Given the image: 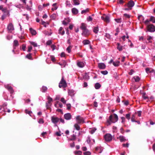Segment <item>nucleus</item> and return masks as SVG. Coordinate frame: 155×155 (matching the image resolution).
I'll return each mask as SVG.
<instances>
[{"mask_svg": "<svg viewBox=\"0 0 155 155\" xmlns=\"http://www.w3.org/2000/svg\"><path fill=\"white\" fill-rule=\"evenodd\" d=\"M114 116L113 117L112 115H110L109 117V120H107V125H110L112 123H114L117 122L118 120V117L117 115L115 114H114Z\"/></svg>", "mask_w": 155, "mask_h": 155, "instance_id": "nucleus-1", "label": "nucleus"}, {"mask_svg": "<svg viewBox=\"0 0 155 155\" xmlns=\"http://www.w3.org/2000/svg\"><path fill=\"white\" fill-rule=\"evenodd\" d=\"M67 86V84L65 80H64L63 77H62V79L59 83V87L60 88H65Z\"/></svg>", "mask_w": 155, "mask_h": 155, "instance_id": "nucleus-2", "label": "nucleus"}, {"mask_svg": "<svg viewBox=\"0 0 155 155\" xmlns=\"http://www.w3.org/2000/svg\"><path fill=\"white\" fill-rule=\"evenodd\" d=\"M147 27L148 31L150 32H153L155 31V26L152 24L147 25Z\"/></svg>", "mask_w": 155, "mask_h": 155, "instance_id": "nucleus-3", "label": "nucleus"}, {"mask_svg": "<svg viewBox=\"0 0 155 155\" xmlns=\"http://www.w3.org/2000/svg\"><path fill=\"white\" fill-rule=\"evenodd\" d=\"M101 19L105 22L109 23L110 21V17L109 15H104L101 17Z\"/></svg>", "mask_w": 155, "mask_h": 155, "instance_id": "nucleus-4", "label": "nucleus"}, {"mask_svg": "<svg viewBox=\"0 0 155 155\" xmlns=\"http://www.w3.org/2000/svg\"><path fill=\"white\" fill-rule=\"evenodd\" d=\"M104 139L107 142H110L113 139V136L109 134H107L104 136Z\"/></svg>", "mask_w": 155, "mask_h": 155, "instance_id": "nucleus-5", "label": "nucleus"}, {"mask_svg": "<svg viewBox=\"0 0 155 155\" xmlns=\"http://www.w3.org/2000/svg\"><path fill=\"white\" fill-rule=\"evenodd\" d=\"M76 120L78 124H80L84 123V120L83 117L80 116H78L76 118Z\"/></svg>", "mask_w": 155, "mask_h": 155, "instance_id": "nucleus-6", "label": "nucleus"}, {"mask_svg": "<svg viewBox=\"0 0 155 155\" xmlns=\"http://www.w3.org/2000/svg\"><path fill=\"white\" fill-rule=\"evenodd\" d=\"M90 34V33L89 31L87 29L82 30V32L81 33L82 35L85 37L88 36Z\"/></svg>", "mask_w": 155, "mask_h": 155, "instance_id": "nucleus-7", "label": "nucleus"}, {"mask_svg": "<svg viewBox=\"0 0 155 155\" xmlns=\"http://www.w3.org/2000/svg\"><path fill=\"white\" fill-rule=\"evenodd\" d=\"M77 64L78 67L82 68L85 65V62L84 61H78L77 62Z\"/></svg>", "mask_w": 155, "mask_h": 155, "instance_id": "nucleus-8", "label": "nucleus"}, {"mask_svg": "<svg viewBox=\"0 0 155 155\" xmlns=\"http://www.w3.org/2000/svg\"><path fill=\"white\" fill-rule=\"evenodd\" d=\"M47 98L48 101L46 103V105L47 108H48L51 105V102L52 101V99L49 96H48Z\"/></svg>", "mask_w": 155, "mask_h": 155, "instance_id": "nucleus-9", "label": "nucleus"}, {"mask_svg": "<svg viewBox=\"0 0 155 155\" xmlns=\"http://www.w3.org/2000/svg\"><path fill=\"white\" fill-rule=\"evenodd\" d=\"M134 2L132 0H130L128 2L127 6L128 8H129L130 10H131L132 7L134 6Z\"/></svg>", "mask_w": 155, "mask_h": 155, "instance_id": "nucleus-10", "label": "nucleus"}, {"mask_svg": "<svg viewBox=\"0 0 155 155\" xmlns=\"http://www.w3.org/2000/svg\"><path fill=\"white\" fill-rule=\"evenodd\" d=\"M51 119L52 122L55 124L57 123L59 121V118L56 117H52Z\"/></svg>", "mask_w": 155, "mask_h": 155, "instance_id": "nucleus-11", "label": "nucleus"}, {"mask_svg": "<svg viewBox=\"0 0 155 155\" xmlns=\"http://www.w3.org/2000/svg\"><path fill=\"white\" fill-rule=\"evenodd\" d=\"M98 68L101 69H103L105 68L106 65L104 63H99L98 64Z\"/></svg>", "mask_w": 155, "mask_h": 155, "instance_id": "nucleus-12", "label": "nucleus"}, {"mask_svg": "<svg viewBox=\"0 0 155 155\" xmlns=\"http://www.w3.org/2000/svg\"><path fill=\"white\" fill-rule=\"evenodd\" d=\"M64 118L67 120H69L71 119V116L69 113L65 114L64 115Z\"/></svg>", "mask_w": 155, "mask_h": 155, "instance_id": "nucleus-13", "label": "nucleus"}, {"mask_svg": "<svg viewBox=\"0 0 155 155\" xmlns=\"http://www.w3.org/2000/svg\"><path fill=\"white\" fill-rule=\"evenodd\" d=\"M5 88L8 89L9 91H10L11 93H13L14 92L13 90L12 87L8 85H6L5 86Z\"/></svg>", "mask_w": 155, "mask_h": 155, "instance_id": "nucleus-14", "label": "nucleus"}, {"mask_svg": "<svg viewBox=\"0 0 155 155\" xmlns=\"http://www.w3.org/2000/svg\"><path fill=\"white\" fill-rule=\"evenodd\" d=\"M8 30L9 31H12L14 30L13 25L12 23H10L8 26Z\"/></svg>", "mask_w": 155, "mask_h": 155, "instance_id": "nucleus-15", "label": "nucleus"}, {"mask_svg": "<svg viewBox=\"0 0 155 155\" xmlns=\"http://www.w3.org/2000/svg\"><path fill=\"white\" fill-rule=\"evenodd\" d=\"M87 25L86 24L84 23H82L81 24V25L80 26V28L82 30H83L86 29H87Z\"/></svg>", "mask_w": 155, "mask_h": 155, "instance_id": "nucleus-16", "label": "nucleus"}, {"mask_svg": "<svg viewBox=\"0 0 155 155\" xmlns=\"http://www.w3.org/2000/svg\"><path fill=\"white\" fill-rule=\"evenodd\" d=\"M117 138L119 139L121 142H124L127 140L125 137L123 136H120L117 137Z\"/></svg>", "mask_w": 155, "mask_h": 155, "instance_id": "nucleus-17", "label": "nucleus"}, {"mask_svg": "<svg viewBox=\"0 0 155 155\" xmlns=\"http://www.w3.org/2000/svg\"><path fill=\"white\" fill-rule=\"evenodd\" d=\"M58 64L61 66L62 68L65 67L67 64L66 62L64 61L58 63Z\"/></svg>", "mask_w": 155, "mask_h": 155, "instance_id": "nucleus-18", "label": "nucleus"}, {"mask_svg": "<svg viewBox=\"0 0 155 155\" xmlns=\"http://www.w3.org/2000/svg\"><path fill=\"white\" fill-rule=\"evenodd\" d=\"M63 28L62 27L60 28L58 30V33L61 35H63L64 34L65 31L64 30H63Z\"/></svg>", "mask_w": 155, "mask_h": 155, "instance_id": "nucleus-19", "label": "nucleus"}, {"mask_svg": "<svg viewBox=\"0 0 155 155\" xmlns=\"http://www.w3.org/2000/svg\"><path fill=\"white\" fill-rule=\"evenodd\" d=\"M146 71L147 73H155L154 70L153 69H152L150 68H147L146 69Z\"/></svg>", "mask_w": 155, "mask_h": 155, "instance_id": "nucleus-20", "label": "nucleus"}, {"mask_svg": "<svg viewBox=\"0 0 155 155\" xmlns=\"http://www.w3.org/2000/svg\"><path fill=\"white\" fill-rule=\"evenodd\" d=\"M72 13L76 15L77 14L78 12V10L75 8H73L72 9Z\"/></svg>", "mask_w": 155, "mask_h": 155, "instance_id": "nucleus-21", "label": "nucleus"}, {"mask_svg": "<svg viewBox=\"0 0 155 155\" xmlns=\"http://www.w3.org/2000/svg\"><path fill=\"white\" fill-rule=\"evenodd\" d=\"M29 30H30V32H31V34L32 35H35L36 34V32L35 30H33L31 28H30L29 29Z\"/></svg>", "mask_w": 155, "mask_h": 155, "instance_id": "nucleus-22", "label": "nucleus"}, {"mask_svg": "<svg viewBox=\"0 0 155 155\" xmlns=\"http://www.w3.org/2000/svg\"><path fill=\"white\" fill-rule=\"evenodd\" d=\"M75 128L78 130H79L80 129V126L78 124V123H76L74 125Z\"/></svg>", "mask_w": 155, "mask_h": 155, "instance_id": "nucleus-23", "label": "nucleus"}, {"mask_svg": "<svg viewBox=\"0 0 155 155\" xmlns=\"http://www.w3.org/2000/svg\"><path fill=\"white\" fill-rule=\"evenodd\" d=\"M74 91L72 90H68V93L69 95L71 96H74Z\"/></svg>", "mask_w": 155, "mask_h": 155, "instance_id": "nucleus-24", "label": "nucleus"}, {"mask_svg": "<svg viewBox=\"0 0 155 155\" xmlns=\"http://www.w3.org/2000/svg\"><path fill=\"white\" fill-rule=\"evenodd\" d=\"M117 48L118 50H119V51H121L123 50V47L122 46H120V44L119 43H117Z\"/></svg>", "mask_w": 155, "mask_h": 155, "instance_id": "nucleus-25", "label": "nucleus"}, {"mask_svg": "<svg viewBox=\"0 0 155 155\" xmlns=\"http://www.w3.org/2000/svg\"><path fill=\"white\" fill-rule=\"evenodd\" d=\"M82 43L84 45H85L89 44L90 43V41L88 40H85L83 41Z\"/></svg>", "mask_w": 155, "mask_h": 155, "instance_id": "nucleus-26", "label": "nucleus"}, {"mask_svg": "<svg viewBox=\"0 0 155 155\" xmlns=\"http://www.w3.org/2000/svg\"><path fill=\"white\" fill-rule=\"evenodd\" d=\"M101 85L98 83H97L95 84V88L96 89H99L101 87Z\"/></svg>", "mask_w": 155, "mask_h": 155, "instance_id": "nucleus-27", "label": "nucleus"}, {"mask_svg": "<svg viewBox=\"0 0 155 155\" xmlns=\"http://www.w3.org/2000/svg\"><path fill=\"white\" fill-rule=\"evenodd\" d=\"M120 63V62L118 61H117L115 62H113V65L115 67L118 66L119 65Z\"/></svg>", "mask_w": 155, "mask_h": 155, "instance_id": "nucleus-28", "label": "nucleus"}, {"mask_svg": "<svg viewBox=\"0 0 155 155\" xmlns=\"http://www.w3.org/2000/svg\"><path fill=\"white\" fill-rule=\"evenodd\" d=\"M150 21L153 23H155V17L153 16H150Z\"/></svg>", "mask_w": 155, "mask_h": 155, "instance_id": "nucleus-29", "label": "nucleus"}, {"mask_svg": "<svg viewBox=\"0 0 155 155\" xmlns=\"http://www.w3.org/2000/svg\"><path fill=\"white\" fill-rule=\"evenodd\" d=\"M76 139V136L74 134H73L71 136V138L69 139V140L72 141L75 140Z\"/></svg>", "mask_w": 155, "mask_h": 155, "instance_id": "nucleus-30", "label": "nucleus"}, {"mask_svg": "<svg viewBox=\"0 0 155 155\" xmlns=\"http://www.w3.org/2000/svg\"><path fill=\"white\" fill-rule=\"evenodd\" d=\"M56 3H54L53 4V5H52V6L53 7H54L53 8H51V10H52L53 11H54V10H56L57 8H58V7H57L56 6Z\"/></svg>", "mask_w": 155, "mask_h": 155, "instance_id": "nucleus-31", "label": "nucleus"}, {"mask_svg": "<svg viewBox=\"0 0 155 155\" xmlns=\"http://www.w3.org/2000/svg\"><path fill=\"white\" fill-rule=\"evenodd\" d=\"M74 154H78V155H81L82 153V152L80 150L74 151Z\"/></svg>", "mask_w": 155, "mask_h": 155, "instance_id": "nucleus-32", "label": "nucleus"}, {"mask_svg": "<svg viewBox=\"0 0 155 155\" xmlns=\"http://www.w3.org/2000/svg\"><path fill=\"white\" fill-rule=\"evenodd\" d=\"M138 19L140 21H143L144 20V18L142 15H140L138 16Z\"/></svg>", "mask_w": 155, "mask_h": 155, "instance_id": "nucleus-33", "label": "nucleus"}, {"mask_svg": "<svg viewBox=\"0 0 155 155\" xmlns=\"http://www.w3.org/2000/svg\"><path fill=\"white\" fill-rule=\"evenodd\" d=\"M142 95V97L144 99H147L149 100V99L148 96L146 95L145 93H143Z\"/></svg>", "mask_w": 155, "mask_h": 155, "instance_id": "nucleus-34", "label": "nucleus"}, {"mask_svg": "<svg viewBox=\"0 0 155 155\" xmlns=\"http://www.w3.org/2000/svg\"><path fill=\"white\" fill-rule=\"evenodd\" d=\"M13 44L14 45L15 47L18 46L19 45L18 41L16 40L14 41Z\"/></svg>", "mask_w": 155, "mask_h": 155, "instance_id": "nucleus-35", "label": "nucleus"}, {"mask_svg": "<svg viewBox=\"0 0 155 155\" xmlns=\"http://www.w3.org/2000/svg\"><path fill=\"white\" fill-rule=\"evenodd\" d=\"M73 2L75 5H78L80 4L79 1L78 0H74Z\"/></svg>", "mask_w": 155, "mask_h": 155, "instance_id": "nucleus-36", "label": "nucleus"}, {"mask_svg": "<svg viewBox=\"0 0 155 155\" xmlns=\"http://www.w3.org/2000/svg\"><path fill=\"white\" fill-rule=\"evenodd\" d=\"M47 90V87L44 86H43L41 89V91L43 92H45Z\"/></svg>", "mask_w": 155, "mask_h": 155, "instance_id": "nucleus-37", "label": "nucleus"}, {"mask_svg": "<svg viewBox=\"0 0 155 155\" xmlns=\"http://www.w3.org/2000/svg\"><path fill=\"white\" fill-rule=\"evenodd\" d=\"M72 48V47L70 45L67 48L66 50L68 53H70L71 52Z\"/></svg>", "mask_w": 155, "mask_h": 155, "instance_id": "nucleus-38", "label": "nucleus"}, {"mask_svg": "<svg viewBox=\"0 0 155 155\" xmlns=\"http://www.w3.org/2000/svg\"><path fill=\"white\" fill-rule=\"evenodd\" d=\"M135 116L134 114H132L131 118V120L133 122H134L136 121L135 120Z\"/></svg>", "mask_w": 155, "mask_h": 155, "instance_id": "nucleus-39", "label": "nucleus"}, {"mask_svg": "<svg viewBox=\"0 0 155 155\" xmlns=\"http://www.w3.org/2000/svg\"><path fill=\"white\" fill-rule=\"evenodd\" d=\"M114 20L117 23H120L121 22V18H115L114 19Z\"/></svg>", "mask_w": 155, "mask_h": 155, "instance_id": "nucleus-40", "label": "nucleus"}, {"mask_svg": "<svg viewBox=\"0 0 155 155\" xmlns=\"http://www.w3.org/2000/svg\"><path fill=\"white\" fill-rule=\"evenodd\" d=\"M98 31V27H95L93 29V31L95 33H97Z\"/></svg>", "mask_w": 155, "mask_h": 155, "instance_id": "nucleus-41", "label": "nucleus"}, {"mask_svg": "<svg viewBox=\"0 0 155 155\" xmlns=\"http://www.w3.org/2000/svg\"><path fill=\"white\" fill-rule=\"evenodd\" d=\"M134 79L135 81L137 82L140 81V78L138 76H136L134 77Z\"/></svg>", "mask_w": 155, "mask_h": 155, "instance_id": "nucleus-42", "label": "nucleus"}, {"mask_svg": "<svg viewBox=\"0 0 155 155\" xmlns=\"http://www.w3.org/2000/svg\"><path fill=\"white\" fill-rule=\"evenodd\" d=\"M25 112L26 114H29L30 116H31V114H32V112L31 111H28V110L26 109L25 110Z\"/></svg>", "mask_w": 155, "mask_h": 155, "instance_id": "nucleus-43", "label": "nucleus"}, {"mask_svg": "<svg viewBox=\"0 0 155 155\" xmlns=\"http://www.w3.org/2000/svg\"><path fill=\"white\" fill-rule=\"evenodd\" d=\"M26 57L28 59L30 60H32V57L31 56V54H27L26 56Z\"/></svg>", "mask_w": 155, "mask_h": 155, "instance_id": "nucleus-44", "label": "nucleus"}, {"mask_svg": "<svg viewBox=\"0 0 155 155\" xmlns=\"http://www.w3.org/2000/svg\"><path fill=\"white\" fill-rule=\"evenodd\" d=\"M44 121L43 119L42 118L40 119L38 121V123L40 124H42L44 123Z\"/></svg>", "mask_w": 155, "mask_h": 155, "instance_id": "nucleus-45", "label": "nucleus"}, {"mask_svg": "<svg viewBox=\"0 0 155 155\" xmlns=\"http://www.w3.org/2000/svg\"><path fill=\"white\" fill-rule=\"evenodd\" d=\"M87 20L88 21H91L92 20V18L91 16H89L87 18Z\"/></svg>", "mask_w": 155, "mask_h": 155, "instance_id": "nucleus-46", "label": "nucleus"}, {"mask_svg": "<svg viewBox=\"0 0 155 155\" xmlns=\"http://www.w3.org/2000/svg\"><path fill=\"white\" fill-rule=\"evenodd\" d=\"M124 16L126 18H129L130 17V15L127 14H124Z\"/></svg>", "mask_w": 155, "mask_h": 155, "instance_id": "nucleus-47", "label": "nucleus"}, {"mask_svg": "<svg viewBox=\"0 0 155 155\" xmlns=\"http://www.w3.org/2000/svg\"><path fill=\"white\" fill-rule=\"evenodd\" d=\"M101 73L104 75H106L108 74V71H102Z\"/></svg>", "mask_w": 155, "mask_h": 155, "instance_id": "nucleus-48", "label": "nucleus"}, {"mask_svg": "<svg viewBox=\"0 0 155 155\" xmlns=\"http://www.w3.org/2000/svg\"><path fill=\"white\" fill-rule=\"evenodd\" d=\"M130 114H128L126 115V118L128 120H129L130 118Z\"/></svg>", "mask_w": 155, "mask_h": 155, "instance_id": "nucleus-49", "label": "nucleus"}, {"mask_svg": "<svg viewBox=\"0 0 155 155\" xmlns=\"http://www.w3.org/2000/svg\"><path fill=\"white\" fill-rule=\"evenodd\" d=\"M150 21V20H149L148 19H147L144 21V23L146 25H149V23Z\"/></svg>", "mask_w": 155, "mask_h": 155, "instance_id": "nucleus-50", "label": "nucleus"}, {"mask_svg": "<svg viewBox=\"0 0 155 155\" xmlns=\"http://www.w3.org/2000/svg\"><path fill=\"white\" fill-rule=\"evenodd\" d=\"M67 109L68 110H70L71 107V105L70 104H66Z\"/></svg>", "mask_w": 155, "mask_h": 155, "instance_id": "nucleus-51", "label": "nucleus"}, {"mask_svg": "<svg viewBox=\"0 0 155 155\" xmlns=\"http://www.w3.org/2000/svg\"><path fill=\"white\" fill-rule=\"evenodd\" d=\"M31 44L32 45H33L35 47H37V44L35 43V42H31Z\"/></svg>", "mask_w": 155, "mask_h": 155, "instance_id": "nucleus-52", "label": "nucleus"}, {"mask_svg": "<svg viewBox=\"0 0 155 155\" xmlns=\"http://www.w3.org/2000/svg\"><path fill=\"white\" fill-rule=\"evenodd\" d=\"M41 24L42 25H43L44 27H46V22L45 21H43V20H41Z\"/></svg>", "mask_w": 155, "mask_h": 155, "instance_id": "nucleus-53", "label": "nucleus"}, {"mask_svg": "<svg viewBox=\"0 0 155 155\" xmlns=\"http://www.w3.org/2000/svg\"><path fill=\"white\" fill-rule=\"evenodd\" d=\"M84 155H91V153L89 151H87L84 153Z\"/></svg>", "mask_w": 155, "mask_h": 155, "instance_id": "nucleus-54", "label": "nucleus"}, {"mask_svg": "<svg viewBox=\"0 0 155 155\" xmlns=\"http://www.w3.org/2000/svg\"><path fill=\"white\" fill-rule=\"evenodd\" d=\"M121 119L122 120V121H121L122 123H124L125 121V117H121Z\"/></svg>", "mask_w": 155, "mask_h": 155, "instance_id": "nucleus-55", "label": "nucleus"}, {"mask_svg": "<svg viewBox=\"0 0 155 155\" xmlns=\"http://www.w3.org/2000/svg\"><path fill=\"white\" fill-rule=\"evenodd\" d=\"M105 36L106 37V38L109 39H110V38L111 37L110 35L108 34H106V35H105Z\"/></svg>", "mask_w": 155, "mask_h": 155, "instance_id": "nucleus-56", "label": "nucleus"}, {"mask_svg": "<svg viewBox=\"0 0 155 155\" xmlns=\"http://www.w3.org/2000/svg\"><path fill=\"white\" fill-rule=\"evenodd\" d=\"M32 49V47L31 46H28V52H30Z\"/></svg>", "mask_w": 155, "mask_h": 155, "instance_id": "nucleus-57", "label": "nucleus"}, {"mask_svg": "<svg viewBox=\"0 0 155 155\" xmlns=\"http://www.w3.org/2000/svg\"><path fill=\"white\" fill-rule=\"evenodd\" d=\"M88 11V9H87L85 10H83L82 11L81 13L82 14H84L85 13H86Z\"/></svg>", "mask_w": 155, "mask_h": 155, "instance_id": "nucleus-58", "label": "nucleus"}, {"mask_svg": "<svg viewBox=\"0 0 155 155\" xmlns=\"http://www.w3.org/2000/svg\"><path fill=\"white\" fill-rule=\"evenodd\" d=\"M65 20L68 23L71 21V19L69 18H67L65 19Z\"/></svg>", "mask_w": 155, "mask_h": 155, "instance_id": "nucleus-59", "label": "nucleus"}, {"mask_svg": "<svg viewBox=\"0 0 155 155\" xmlns=\"http://www.w3.org/2000/svg\"><path fill=\"white\" fill-rule=\"evenodd\" d=\"M61 102H62L63 104H65L66 103V101L65 100L64 98L62 97L61 98Z\"/></svg>", "mask_w": 155, "mask_h": 155, "instance_id": "nucleus-60", "label": "nucleus"}, {"mask_svg": "<svg viewBox=\"0 0 155 155\" xmlns=\"http://www.w3.org/2000/svg\"><path fill=\"white\" fill-rule=\"evenodd\" d=\"M96 130V129L95 128H94V129H93L92 130H91L90 131V133L91 134H93L94 132Z\"/></svg>", "mask_w": 155, "mask_h": 155, "instance_id": "nucleus-61", "label": "nucleus"}, {"mask_svg": "<svg viewBox=\"0 0 155 155\" xmlns=\"http://www.w3.org/2000/svg\"><path fill=\"white\" fill-rule=\"evenodd\" d=\"M51 43L52 41L51 40L48 41L46 43V44L48 45H51Z\"/></svg>", "mask_w": 155, "mask_h": 155, "instance_id": "nucleus-62", "label": "nucleus"}, {"mask_svg": "<svg viewBox=\"0 0 155 155\" xmlns=\"http://www.w3.org/2000/svg\"><path fill=\"white\" fill-rule=\"evenodd\" d=\"M51 17L53 18V19H54L56 18L57 15L56 14H54L51 15Z\"/></svg>", "mask_w": 155, "mask_h": 155, "instance_id": "nucleus-63", "label": "nucleus"}, {"mask_svg": "<svg viewBox=\"0 0 155 155\" xmlns=\"http://www.w3.org/2000/svg\"><path fill=\"white\" fill-rule=\"evenodd\" d=\"M129 144L128 143H127L126 144L124 143L122 145L124 147H128L129 146Z\"/></svg>", "mask_w": 155, "mask_h": 155, "instance_id": "nucleus-64", "label": "nucleus"}]
</instances>
